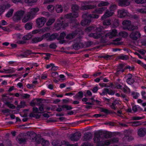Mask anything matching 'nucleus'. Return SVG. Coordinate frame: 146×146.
Returning a JSON list of instances; mask_svg holds the SVG:
<instances>
[{
  "instance_id": "49",
  "label": "nucleus",
  "mask_w": 146,
  "mask_h": 146,
  "mask_svg": "<svg viewBox=\"0 0 146 146\" xmlns=\"http://www.w3.org/2000/svg\"><path fill=\"white\" fill-rule=\"evenodd\" d=\"M47 8L50 12H52L54 10V7L52 5H50L47 6Z\"/></svg>"
},
{
  "instance_id": "63",
  "label": "nucleus",
  "mask_w": 146,
  "mask_h": 146,
  "mask_svg": "<svg viewBox=\"0 0 146 146\" xmlns=\"http://www.w3.org/2000/svg\"><path fill=\"white\" fill-rule=\"evenodd\" d=\"M42 144L43 145H46L49 143L48 141L45 140L43 138L42 139Z\"/></svg>"
},
{
  "instance_id": "56",
  "label": "nucleus",
  "mask_w": 146,
  "mask_h": 146,
  "mask_svg": "<svg viewBox=\"0 0 146 146\" xmlns=\"http://www.w3.org/2000/svg\"><path fill=\"white\" fill-rule=\"evenodd\" d=\"M106 89H108V88H104L102 90V93H100V94L101 96H105L107 94H108L107 92L106 91L107 90Z\"/></svg>"
},
{
  "instance_id": "26",
  "label": "nucleus",
  "mask_w": 146,
  "mask_h": 146,
  "mask_svg": "<svg viewBox=\"0 0 146 146\" xmlns=\"http://www.w3.org/2000/svg\"><path fill=\"white\" fill-rule=\"evenodd\" d=\"M42 41V40L41 36L40 37H36L33 38L32 39L31 42L32 44H35L40 42Z\"/></svg>"
},
{
  "instance_id": "8",
  "label": "nucleus",
  "mask_w": 146,
  "mask_h": 146,
  "mask_svg": "<svg viewBox=\"0 0 146 146\" xmlns=\"http://www.w3.org/2000/svg\"><path fill=\"white\" fill-rule=\"evenodd\" d=\"M117 8V5H116L114 4L111 5L110 7V11H106L102 17V20H104L106 18L111 16L114 13L113 11L115 10Z\"/></svg>"
},
{
  "instance_id": "39",
  "label": "nucleus",
  "mask_w": 146,
  "mask_h": 146,
  "mask_svg": "<svg viewBox=\"0 0 146 146\" xmlns=\"http://www.w3.org/2000/svg\"><path fill=\"white\" fill-rule=\"evenodd\" d=\"M55 19L54 18L50 19L46 23L47 26H50L52 25L55 21Z\"/></svg>"
},
{
  "instance_id": "58",
  "label": "nucleus",
  "mask_w": 146,
  "mask_h": 146,
  "mask_svg": "<svg viewBox=\"0 0 146 146\" xmlns=\"http://www.w3.org/2000/svg\"><path fill=\"white\" fill-rule=\"evenodd\" d=\"M110 141L111 143H117L119 141L118 139L117 138L114 137L111 139V140Z\"/></svg>"
},
{
  "instance_id": "42",
  "label": "nucleus",
  "mask_w": 146,
  "mask_h": 146,
  "mask_svg": "<svg viewBox=\"0 0 146 146\" xmlns=\"http://www.w3.org/2000/svg\"><path fill=\"white\" fill-rule=\"evenodd\" d=\"M101 19H102L101 18ZM106 19V18L104 20L102 19V20H104L103 22V25L106 26H108L110 25L111 24L110 20L108 19L105 20Z\"/></svg>"
},
{
  "instance_id": "50",
  "label": "nucleus",
  "mask_w": 146,
  "mask_h": 146,
  "mask_svg": "<svg viewBox=\"0 0 146 146\" xmlns=\"http://www.w3.org/2000/svg\"><path fill=\"white\" fill-rule=\"evenodd\" d=\"M107 93L108 94L110 95H113L114 94L115 92L113 90L108 88V89H106Z\"/></svg>"
},
{
  "instance_id": "28",
  "label": "nucleus",
  "mask_w": 146,
  "mask_h": 146,
  "mask_svg": "<svg viewBox=\"0 0 146 146\" xmlns=\"http://www.w3.org/2000/svg\"><path fill=\"white\" fill-rule=\"evenodd\" d=\"M77 33L76 32H73L72 33L68 34L67 35L66 38L68 39H72L75 36Z\"/></svg>"
},
{
  "instance_id": "60",
  "label": "nucleus",
  "mask_w": 146,
  "mask_h": 146,
  "mask_svg": "<svg viewBox=\"0 0 146 146\" xmlns=\"http://www.w3.org/2000/svg\"><path fill=\"white\" fill-rule=\"evenodd\" d=\"M39 110L36 107H33V111L34 113H40V112H38Z\"/></svg>"
},
{
  "instance_id": "9",
  "label": "nucleus",
  "mask_w": 146,
  "mask_h": 146,
  "mask_svg": "<svg viewBox=\"0 0 146 146\" xmlns=\"http://www.w3.org/2000/svg\"><path fill=\"white\" fill-rule=\"evenodd\" d=\"M25 13V11L23 10L17 11L14 14L13 17V20L16 22L20 20Z\"/></svg>"
},
{
  "instance_id": "43",
  "label": "nucleus",
  "mask_w": 146,
  "mask_h": 146,
  "mask_svg": "<svg viewBox=\"0 0 146 146\" xmlns=\"http://www.w3.org/2000/svg\"><path fill=\"white\" fill-rule=\"evenodd\" d=\"M3 70L4 71V72L8 74H12L14 72V69L13 68H12L11 69H3Z\"/></svg>"
},
{
  "instance_id": "30",
  "label": "nucleus",
  "mask_w": 146,
  "mask_h": 146,
  "mask_svg": "<svg viewBox=\"0 0 146 146\" xmlns=\"http://www.w3.org/2000/svg\"><path fill=\"white\" fill-rule=\"evenodd\" d=\"M100 111L101 112H102L105 113L106 115L112 113V112L111 111L107 109L104 108H100Z\"/></svg>"
},
{
  "instance_id": "12",
  "label": "nucleus",
  "mask_w": 146,
  "mask_h": 146,
  "mask_svg": "<svg viewBox=\"0 0 146 146\" xmlns=\"http://www.w3.org/2000/svg\"><path fill=\"white\" fill-rule=\"evenodd\" d=\"M46 19L44 17L37 18L36 20V25L38 28L42 27L44 24Z\"/></svg>"
},
{
  "instance_id": "51",
  "label": "nucleus",
  "mask_w": 146,
  "mask_h": 146,
  "mask_svg": "<svg viewBox=\"0 0 146 146\" xmlns=\"http://www.w3.org/2000/svg\"><path fill=\"white\" fill-rule=\"evenodd\" d=\"M18 140L20 144L25 143L26 141V139L25 138H19Z\"/></svg>"
},
{
  "instance_id": "25",
  "label": "nucleus",
  "mask_w": 146,
  "mask_h": 146,
  "mask_svg": "<svg viewBox=\"0 0 146 146\" xmlns=\"http://www.w3.org/2000/svg\"><path fill=\"white\" fill-rule=\"evenodd\" d=\"M119 59L121 60H126L129 58L128 56L126 55H125L123 54H121L117 56Z\"/></svg>"
},
{
  "instance_id": "35",
  "label": "nucleus",
  "mask_w": 146,
  "mask_h": 146,
  "mask_svg": "<svg viewBox=\"0 0 146 146\" xmlns=\"http://www.w3.org/2000/svg\"><path fill=\"white\" fill-rule=\"evenodd\" d=\"M13 12L14 9H10L6 14L5 16L8 18L11 17L13 15Z\"/></svg>"
},
{
  "instance_id": "3",
  "label": "nucleus",
  "mask_w": 146,
  "mask_h": 146,
  "mask_svg": "<svg viewBox=\"0 0 146 146\" xmlns=\"http://www.w3.org/2000/svg\"><path fill=\"white\" fill-rule=\"evenodd\" d=\"M109 3L107 1H101L98 4L96 3L95 5H85L82 6L81 8L83 10L92 9L96 8L97 6L99 7L108 6L109 5Z\"/></svg>"
},
{
  "instance_id": "33",
  "label": "nucleus",
  "mask_w": 146,
  "mask_h": 146,
  "mask_svg": "<svg viewBox=\"0 0 146 146\" xmlns=\"http://www.w3.org/2000/svg\"><path fill=\"white\" fill-rule=\"evenodd\" d=\"M94 42L93 41H88L85 42L83 44L84 45V48H88L90 47L92 45H93Z\"/></svg>"
},
{
  "instance_id": "6",
  "label": "nucleus",
  "mask_w": 146,
  "mask_h": 146,
  "mask_svg": "<svg viewBox=\"0 0 146 146\" xmlns=\"http://www.w3.org/2000/svg\"><path fill=\"white\" fill-rule=\"evenodd\" d=\"M57 23L54 24V27L58 28V29H64L68 25L67 22L65 21L63 17H61L58 19Z\"/></svg>"
},
{
  "instance_id": "41",
  "label": "nucleus",
  "mask_w": 146,
  "mask_h": 146,
  "mask_svg": "<svg viewBox=\"0 0 146 146\" xmlns=\"http://www.w3.org/2000/svg\"><path fill=\"white\" fill-rule=\"evenodd\" d=\"M52 145L54 146H61L62 143H60L58 141H53L52 143Z\"/></svg>"
},
{
  "instance_id": "17",
  "label": "nucleus",
  "mask_w": 146,
  "mask_h": 146,
  "mask_svg": "<svg viewBox=\"0 0 146 146\" xmlns=\"http://www.w3.org/2000/svg\"><path fill=\"white\" fill-rule=\"evenodd\" d=\"M71 9L72 13L74 14H77L78 17V13L80 9V7L78 5L76 4H73Z\"/></svg>"
},
{
  "instance_id": "40",
  "label": "nucleus",
  "mask_w": 146,
  "mask_h": 146,
  "mask_svg": "<svg viewBox=\"0 0 146 146\" xmlns=\"http://www.w3.org/2000/svg\"><path fill=\"white\" fill-rule=\"evenodd\" d=\"M5 104L10 108L12 109H14L16 108V106H15L13 104H10L9 102H6Z\"/></svg>"
},
{
  "instance_id": "57",
  "label": "nucleus",
  "mask_w": 146,
  "mask_h": 146,
  "mask_svg": "<svg viewBox=\"0 0 146 146\" xmlns=\"http://www.w3.org/2000/svg\"><path fill=\"white\" fill-rule=\"evenodd\" d=\"M132 119L133 120H139L143 119L142 117L140 116H133L132 117Z\"/></svg>"
},
{
  "instance_id": "1",
  "label": "nucleus",
  "mask_w": 146,
  "mask_h": 146,
  "mask_svg": "<svg viewBox=\"0 0 146 146\" xmlns=\"http://www.w3.org/2000/svg\"><path fill=\"white\" fill-rule=\"evenodd\" d=\"M106 9L105 7H102L95 9L92 12L93 14H86L85 17L81 22V25L83 26L89 25L93 19L99 18V15L96 14H102Z\"/></svg>"
},
{
  "instance_id": "15",
  "label": "nucleus",
  "mask_w": 146,
  "mask_h": 146,
  "mask_svg": "<svg viewBox=\"0 0 146 146\" xmlns=\"http://www.w3.org/2000/svg\"><path fill=\"white\" fill-rule=\"evenodd\" d=\"M81 136L80 133L76 132L72 135L70 137V139L73 141H77L80 138Z\"/></svg>"
},
{
  "instance_id": "31",
  "label": "nucleus",
  "mask_w": 146,
  "mask_h": 146,
  "mask_svg": "<svg viewBox=\"0 0 146 146\" xmlns=\"http://www.w3.org/2000/svg\"><path fill=\"white\" fill-rule=\"evenodd\" d=\"M55 10L57 13H62L63 11V7L61 5H57L56 7Z\"/></svg>"
},
{
  "instance_id": "46",
  "label": "nucleus",
  "mask_w": 146,
  "mask_h": 146,
  "mask_svg": "<svg viewBox=\"0 0 146 146\" xmlns=\"http://www.w3.org/2000/svg\"><path fill=\"white\" fill-rule=\"evenodd\" d=\"M133 98L137 99L139 96V94L138 92H132L131 94Z\"/></svg>"
},
{
  "instance_id": "44",
  "label": "nucleus",
  "mask_w": 146,
  "mask_h": 146,
  "mask_svg": "<svg viewBox=\"0 0 146 146\" xmlns=\"http://www.w3.org/2000/svg\"><path fill=\"white\" fill-rule=\"evenodd\" d=\"M66 35V34L65 33L62 32L60 33V36H58L56 39L57 40H59L60 39H64L65 36Z\"/></svg>"
},
{
  "instance_id": "52",
  "label": "nucleus",
  "mask_w": 146,
  "mask_h": 146,
  "mask_svg": "<svg viewBox=\"0 0 146 146\" xmlns=\"http://www.w3.org/2000/svg\"><path fill=\"white\" fill-rule=\"evenodd\" d=\"M112 55H106L102 56L101 58H103L106 60L110 59L112 58Z\"/></svg>"
},
{
  "instance_id": "18",
  "label": "nucleus",
  "mask_w": 146,
  "mask_h": 146,
  "mask_svg": "<svg viewBox=\"0 0 146 146\" xmlns=\"http://www.w3.org/2000/svg\"><path fill=\"white\" fill-rule=\"evenodd\" d=\"M127 11L125 9H122L118 11V15L120 18H122L125 17L127 15Z\"/></svg>"
},
{
  "instance_id": "14",
  "label": "nucleus",
  "mask_w": 146,
  "mask_h": 146,
  "mask_svg": "<svg viewBox=\"0 0 146 146\" xmlns=\"http://www.w3.org/2000/svg\"><path fill=\"white\" fill-rule=\"evenodd\" d=\"M117 34V31L116 29L113 30L111 32H108L105 35V37L111 39L115 36Z\"/></svg>"
},
{
  "instance_id": "20",
  "label": "nucleus",
  "mask_w": 146,
  "mask_h": 146,
  "mask_svg": "<svg viewBox=\"0 0 146 146\" xmlns=\"http://www.w3.org/2000/svg\"><path fill=\"white\" fill-rule=\"evenodd\" d=\"M119 104V102L116 100H113L112 102H110L109 105L110 107L114 110H116L117 108L116 105Z\"/></svg>"
},
{
  "instance_id": "29",
  "label": "nucleus",
  "mask_w": 146,
  "mask_h": 146,
  "mask_svg": "<svg viewBox=\"0 0 146 146\" xmlns=\"http://www.w3.org/2000/svg\"><path fill=\"white\" fill-rule=\"evenodd\" d=\"M61 107L62 108V110H72L73 109L72 107L68 105H63L61 106Z\"/></svg>"
},
{
  "instance_id": "48",
  "label": "nucleus",
  "mask_w": 146,
  "mask_h": 146,
  "mask_svg": "<svg viewBox=\"0 0 146 146\" xmlns=\"http://www.w3.org/2000/svg\"><path fill=\"white\" fill-rule=\"evenodd\" d=\"M91 100V102H86L84 104H86L88 105L91 106H94V103L95 102L96 100H95L93 98H90Z\"/></svg>"
},
{
  "instance_id": "19",
  "label": "nucleus",
  "mask_w": 146,
  "mask_h": 146,
  "mask_svg": "<svg viewBox=\"0 0 146 146\" xmlns=\"http://www.w3.org/2000/svg\"><path fill=\"white\" fill-rule=\"evenodd\" d=\"M92 135L91 133L90 132L85 133L84 134L83 137L84 141H86L92 139Z\"/></svg>"
},
{
  "instance_id": "36",
  "label": "nucleus",
  "mask_w": 146,
  "mask_h": 146,
  "mask_svg": "<svg viewBox=\"0 0 146 146\" xmlns=\"http://www.w3.org/2000/svg\"><path fill=\"white\" fill-rule=\"evenodd\" d=\"M10 5L9 4H7L6 5H0V10L4 12L5 11V10L6 9L8 8L9 7H10Z\"/></svg>"
},
{
  "instance_id": "55",
  "label": "nucleus",
  "mask_w": 146,
  "mask_h": 146,
  "mask_svg": "<svg viewBox=\"0 0 146 146\" xmlns=\"http://www.w3.org/2000/svg\"><path fill=\"white\" fill-rule=\"evenodd\" d=\"M37 0H24V2L26 3H35Z\"/></svg>"
},
{
  "instance_id": "45",
  "label": "nucleus",
  "mask_w": 146,
  "mask_h": 146,
  "mask_svg": "<svg viewBox=\"0 0 146 146\" xmlns=\"http://www.w3.org/2000/svg\"><path fill=\"white\" fill-rule=\"evenodd\" d=\"M131 1L137 4H143L146 3V0H131Z\"/></svg>"
},
{
  "instance_id": "7",
  "label": "nucleus",
  "mask_w": 146,
  "mask_h": 146,
  "mask_svg": "<svg viewBox=\"0 0 146 146\" xmlns=\"http://www.w3.org/2000/svg\"><path fill=\"white\" fill-rule=\"evenodd\" d=\"M122 24L123 26L124 29L125 30L133 31L137 28V26L131 25V21L129 20H125L123 21Z\"/></svg>"
},
{
  "instance_id": "34",
  "label": "nucleus",
  "mask_w": 146,
  "mask_h": 146,
  "mask_svg": "<svg viewBox=\"0 0 146 146\" xmlns=\"http://www.w3.org/2000/svg\"><path fill=\"white\" fill-rule=\"evenodd\" d=\"M95 29V25H92L86 28L85 29V31L87 32H90V31H94Z\"/></svg>"
},
{
  "instance_id": "38",
  "label": "nucleus",
  "mask_w": 146,
  "mask_h": 146,
  "mask_svg": "<svg viewBox=\"0 0 146 146\" xmlns=\"http://www.w3.org/2000/svg\"><path fill=\"white\" fill-rule=\"evenodd\" d=\"M32 24L31 23H27L25 25V28L27 30H30L32 28Z\"/></svg>"
},
{
  "instance_id": "53",
  "label": "nucleus",
  "mask_w": 146,
  "mask_h": 146,
  "mask_svg": "<svg viewBox=\"0 0 146 146\" xmlns=\"http://www.w3.org/2000/svg\"><path fill=\"white\" fill-rule=\"evenodd\" d=\"M49 47L51 49H56L57 47V46L54 43H52L49 45Z\"/></svg>"
},
{
  "instance_id": "32",
  "label": "nucleus",
  "mask_w": 146,
  "mask_h": 146,
  "mask_svg": "<svg viewBox=\"0 0 146 146\" xmlns=\"http://www.w3.org/2000/svg\"><path fill=\"white\" fill-rule=\"evenodd\" d=\"M39 11V9L37 7H36L31 9L29 13H31V15L33 17V15H35Z\"/></svg>"
},
{
  "instance_id": "21",
  "label": "nucleus",
  "mask_w": 146,
  "mask_h": 146,
  "mask_svg": "<svg viewBox=\"0 0 146 146\" xmlns=\"http://www.w3.org/2000/svg\"><path fill=\"white\" fill-rule=\"evenodd\" d=\"M138 135L141 137H142L145 135L146 134V129L141 128L139 129L137 132Z\"/></svg>"
},
{
  "instance_id": "27",
  "label": "nucleus",
  "mask_w": 146,
  "mask_h": 146,
  "mask_svg": "<svg viewBox=\"0 0 146 146\" xmlns=\"http://www.w3.org/2000/svg\"><path fill=\"white\" fill-rule=\"evenodd\" d=\"M83 93L82 91H80L76 94L75 97L78 100H80L83 97Z\"/></svg>"
},
{
  "instance_id": "22",
  "label": "nucleus",
  "mask_w": 146,
  "mask_h": 146,
  "mask_svg": "<svg viewBox=\"0 0 146 146\" xmlns=\"http://www.w3.org/2000/svg\"><path fill=\"white\" fill-rule=\"evenodd\" d=\"M33 16L31 15V13H28L22 19V21L23 23H25L28 21L29 20L32 19Z\"/></svg>"
},
{
  "instance_id": "54",
  "label": "nucleus",
  "mask_w": 146,
  "mask_h": 146,
  "mask_svg": "<svg viewBox=\"0 0 146 146\" xmlns=\"http://www.w3.org/2000/svg\"><path fill=\"white\" fill-rule=\"evenodd\" d=\"M43 54L45 55L46 56L44 57V59L46 60L49 59V58H50L51 56V55H52L51 54L48 53H44Z\"/></svg>"
},
{
  "instance_id": "59",
  "label": "nucleus",
  "mask_w": 146,
  "mask_h": 146,
  "mask_svg": "<svg viewBox=\"0 0 146 146\" xmlns=\"http://www.w3.org/2000/svg\"><path fill=\"white\" fill-rule=\"evenodd\" d=\"M20 106L22 108H24L26 106V103L25 101H21L20 103Z\"/></svg>"
},
{
  "instance_id": "11",
  "label": "nucleus",
  "mask_w": 146,
  "mask_h": 146,
  "mask_svg": "<svg viewBox=\"0 0 146 146\" xmlns=\"http://www.w3.org/2000/svg\"><path fill=\"white\" fill-rule=\"evenodd\" d=\"M97 134H98L100 135V137L101 138V135L103 136L104 138L106 139L110 138L112 136V133L111 132L107 131H99L94 133V134L95 135H97Z\"/></svg>"
},
{
  "instance_id": "37",
  "label": "nucleus",
  "mask_w": 146,
  "mask_h": 146,
  "mask_svg": "<svg viewBox=\"0 0 146 146\" xmlns=\"http://www.w3.org/2000/svg\"><path fill=\"white\" fill-rule=\"evenodd\" d=\"M119 35L123 38L126 37L128 36L127 33L125 31H121L119 33Z\"/></svg>"
},
{
  "instance_id": "64",
  "label": "nucleus",
  "mask_w": 146,
  "mask_h": 146,
  "mask_svg": "<svg viewBox=\"0 0 146 146\" xmlns=\"http://www.w3.org/2000/svg\"><path fill=\"white\" fill-rule=\"evenodd\" d=\"M81 146H93L90 143L87 142L83 143Z\"/></svg>"
},
{
  "instance_id": "13",
  "label": "nucleus",
  "mask_w": 146,
  "mask_h": 146,
  "mask_svg": "<svg viewBox=\"0 0 146 146\" xmlns=\"http://www.w3.org/2000/svg\"><path fill=\"white\" fill-rule=\"evenodd\" d=\"M129 36L133 40H136L140 37L141 34L138 31H133L130 34Z\"/></svg>"
},
{
  "instance_id": "4",
  "label": "nucleus",
  "mask_w": 146,
  "mask_h": 146,
  "mask_svg": "<svg viewBox=\"0 0 146 146\" xmlns=\"http://www.w3.org/2000/svg\"><path fill=\"white\" fill-rule=\"evenodd\" d=\"M58 36L59 34L58 33L51 34L49 33H47L42 35L41 37L42 40H44L48 42L54 40L56 39Z\"/></svg>"
},
{
  "instance_id": "23",
  "label": "nucleus",
  "mask_w": 146,
  "mask_h": 146,
  "mask_svg": "<svg viewBox=\"0 0 146 146\" xmlns=\"http://www.w3.org/2000/svg\"><path fill=\"white\" fill-rule=\"evenodd\" d=\"M78 17V15L77 14H74L72 13H70L65 15L64 16V18L67 19H70L72 18H76Z\"/></svg>"
},
{
  "instance_id": "10",
  "label": "nucleus",
  "mask_w": 146,
  "mask_h": 146,
  "mask_svg": "<svg viewBox=\"0 0 146 146\" xmlns=\"http://www.w3.org/2000/svg\"><path fill=\"white\" fill-rule=\"evenodd\" d=\"M72 47L75 50H78L84 48V45L80 40L75 41L72 45Z\"/></svg>"
},
{
  "instance_id": "2",
  "label": "nucleus",
  "mask_w": 146,
  "mask_h": 146,
  "mask_svg": "<svg viewBox=\"0 0 146 146\" xmlns=\"http://www.w3.org/2000/svg\"><path fill=\"white\" fill-rule=\"evenodd\" d=\"M100 138L99 134H94L93 139L94 142L96 143V146H108L111 144L109 140L100 141Z\"/></svg>"
},
{
  "instance_id": "16",
  "label": "nucleus",
  "mask_w": 146,
  "mask_h": 146,
  "mask_svg": "<svg viewBox=\"0 0 146 146\" xmlns=\"http://www.w3.org/2000/svg\"><path fill=\"white\" fill-rule=\"evenodd\" d=\"M129 0H119L118 5L121 7H126L130 4Z\"/></svg>"
},
{
  "instance_id": "47",
  "label": "nucleus",
  "mask_w": 146,
  "mask_h": 146,
  "mask_svg": "<svg viewBox=\"0 0 146 146\" xmlns=\"http://www.w3.org/2000/svg\"><path fill=\"white\" fill-rule=\"evenodd\" d=\"M125 69H128L130 71H133L135 69V67L133 66H131L129 65H127L125 67Z\"/></svg>"
},
{
  "instance_id": "5",
  "label": "nucleus",
  "mask_w": 146,
  "mask_h": 146,
  "mask_svg": "<svg viewBox=\"0 0 146 146\" xmlns=\"http://www.w3.org/2000/svg\"><path fill=\"white\" fill-rule=\"evenodd\" d=\"M102 27L99 26L98 27H96L95 25V29L94 33H91L89 35V36L93 37L95 39H98L102 36V35L103 33V32L102 31Z\"/></svg>"
},
{
  "instance_id": "61",
  "label": "nucleus",
  "mask_w": 146,
  "mask_h": 146,
  "mask_svg": "<svg viewBox=\"0 0 146 146\" xmlns=\"http://www.w3.org/2000/svg\"><path fill=\"white\" fill-rule=\"evenodd\" d=\"M123 91L124 92L126 93L127 92H129L130 91V90L127 86L125 85V86L124 88H123Z\"/></svg>"
},
{
  "instance_id": "62",
  "label": "nucleus",
  "mask_w": 146,
  "mask_h": 146,
  "mask_svg": "<svg viewBox=\"0 0 146 146\" xmlns=\"http://www.w3.org/2000/svg\"><path fill=\"white\" fill-rule=\"evenodd\" d=\"M138 11L142 13H146V8L139 9Z\"/></svg>"
},
{
  "instance_id": "24",
  "label": "nucleus",
  "mask_w": 146,
  "mask_h": 146,
  "mask_svg": "<svg viewBox=\"0 0 146 146\" xmlns=\"http://www.w3.org/2000/svg\"><path fill=\"white\" fill-rule=\"evenodd\" d=\"M33 36V35L31 32L24 35L22 38V39L24 40H29L31 39Z\"/></svg>"
}]
</instances>
